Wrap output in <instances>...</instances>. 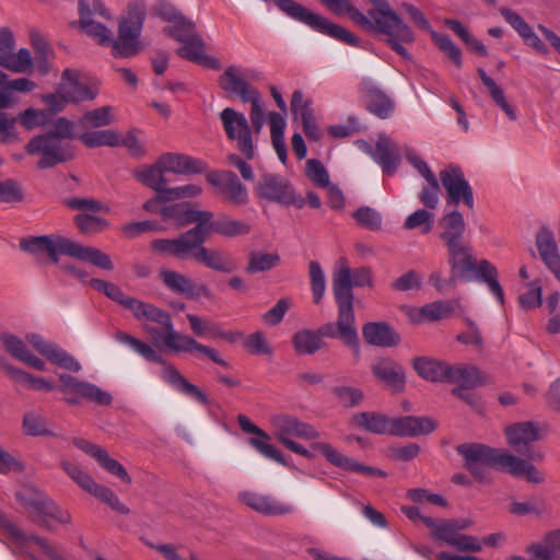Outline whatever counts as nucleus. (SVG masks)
<instances>
[{
    "instance_id": "nucleus-7",
    "label": "nucleus",
    "mask_w": 560,
    "mask_h": 560,
    "mask_svg": "<svg viewBox=\"0 0 560 560\" xmlns=\"http://www.w3.org/2000/svg\"><path fill=\"white\" fill-rule=\"evenodd\" d=\"M450 264L452 279L483 283L501 306L505 304V294L499 281V271L492 262L472 256L467 247H452Z\"/></svg>"
},
{
    "instance_id": "nucleus-8",
    "label": "nucleus",
    "mask_w": 560,
    "mask_h": 560,
    "mask_svg": "<svg viewBox=\"0 0 560 560\" xmlns=\"http://www.w3.org/2000/svg\"><path fill=\"white\" fill-rule=\"evenodd\" d=\"M115 340L119 343L128 346L147 361L161 364L162 370L160 372V377L173 389L195 399L203 406H208L210 404L208 396L197 385L186 380L177 370V368L166 361L151 345L124 331H117L115 334Z\"/></svg>"
},
{
    "instance_id": "nucleus-2",
    "label": "nucleus",
    "mask_w": 560,
    "mask_h": 560,
    "mask_svg": "<svg viewBox=\"0 0 560 560\" xmlns=\"http://www.w3.org/2000/svg\"><path fill=\"white\" fill-rule=\"evenodd\" d=\"M160 215L164 222H172L178 228L195 226L176 240H155L151 245H203L213 234L233 237L249 232L245 222L225 217L215 219L212 212L192 209L188 202L164 206Z\"/></svg>"
},
{
    "instance_id": "nucleus-54",
    "label": "nucleus",
    "mask_w": 560,
    "mask_h": 560,
    "mask_svg": "<svg viewBox=\"0 0 560 560\" xmlns=\"http://www.w3.org/2000/svg\"><path fill=\"white\" fill-rule=\"evenodd\" d=\"M518 303L522 310L530 311L539 307L542 303V288L538 280L528 282L526 290L518 296Z\"/></svg>"
},
{
    "instance_id": "nucleus-4",
    "label": "nucleus",
    "mask_w": 560,
    "mask_h": 560,
    "mask_svg": "<svg viewBox=\"0 0 560 560\" xmlns=\"http://www.w3.org/2000/svg\"><path fill=\"white\" fill-rule=\"evenodd\" d=\"M464 458L465 467L479 482L490 481V469L509 472L514 477H524L533 483L544 481L536 467L505 450L493 448L480 443H465L456 448Z\"/></svg>"
},
{
    "instance_id": "nucleus-46",
    "label": "nucleus",
    "mask_w": 560,
    "mask_h": 560,
    "mask_svg": "<svg viewBox=\"0 0 560 560\" xmlns=\"http://www.w3.org/2000/svg\"><path fill=\"white\" fill-rule=\"evenodd\" d=\"M324 342L317 331L303 329L293 337V347L299 354H313L323 347Z\"/></svg>"
},
{
    "instance_id": "nucleus-28",
    "label": "nucleus",
    "mask_w": 560,
    "mask_h": 560,
    "mask_svg": "<svg viewBox=\"0 0 560 560\" xmlns=\"http://www.w3.org/2000/svg\"><path fill=\"white\" fill-rule=\"evenodd\" d=\"M400 153H404V147L393 141L385 135H381L375 143L371 156L377 163L385 175L392 176L400 165Z\"/></svg>"
},
{
    "instance_id": "nucleus-37",
    "label": "nucleus",
    "mask_w": 560,
    "mask_h": 560,
    "mask_svg": "<svg viewBox=\"0 0 560 560\" xmlns=\"http://www.w3.org/2000/svg\"><path fill=\"white\" fill-rule=\"evenodd\" d=\"M159 165L165 173L189 174L202 171V163L185 154L165 153L159 158Z\"/></svg>"
},
{
    "instance_id": "nucleus-29",
    "label": "nucleus",
    "mask_w": 560,
    "mask_h": 560,
    "mask_svg": "<svg viewBox=\"0 0 560 560\" xmlns=\"http://www.w3.org/2000/svg\"><path fill=\"white\" fill-rule=\"evenodd\" d=\"M160 278L172 292L185 295L188 299L195 300L201 296L210 299L212 296L207 285H197L190 278L177 271L162 269Z\"/></svg>"
},
{
    "instance_id": "nucleus-55",
    "label": "nucleus",
    "mask_w": 560,
    "mask_h": 560,
    "mask_svg": "<svg viewBox=\"0 0 560 560\" xmlns=\"http://www.w3.org/2000/svg\"><path fill=\"white\" fill-rule=\"evenodd\" d=\"M113 108L109 106H103L93 110H89L84 113V115L80 118V125L83 127H105L112 124L113 116H112Z\"/></svg>"
},
{
    "instance_id": "nucleus-63",
    "label": "nucleus",
    "mask_w": 560,
    "mask_h": 560,
    "mask_svg": "<svg viewBox=\"0 0 560 560\" xmlns=\"http://www.w3.org/2000/svg\"><path fill=\"white\" fill-rule=\"evenodd\" d=\"M332 393L337 397L339 404L346 408L354 407L363 399V392L360 388L352 386H336L332 389Z\"/></svg>"
},
{
    "instance_id": "nucleus-20",
    "label": "nucleus",
    "mask_w": 560,
    "mask_h": 560,
    "mask_svg": "<svg viewBox=\"0 0 560 560\" xmlns=\"http://www.w3.org/2000/svg\"><path fill=\"white\" fill-rule=\"evenodd\" d=\"M440 179L446 190L448 205H459L463 202L469 209L474 207L472 188L458 166L450 165L441 171Z\"/></svg>"
},
{
    "instance_id": "nucleus-17",
    "label": "nucleus",
    "mask_w": 560,
    "mask_h": 560,
    "mask_svg": "<svg viewBox=\"0 0 560 560\" xmlns=\"http://www.w3.org/2000/svg\"><path fill=\"white\" fill-rule=\"evenodd\" d=\"M59 381L61 384L58 386V389L66 395L65 401L71 406L79 405L80 398L100 406H109L113 401L110 393L70 374H60Z\"/></svg>"
},
{
    "instance_id": "nucleus-12",
    "label": "nucleus",
    "mask_w": 560,
    "mask_h": 560,
    "mask_svg": "<svg viewBox=\"0 0 560 560\" xmlns=\"http://www.w3.org/2000/svg\"><path fill=\"white\" fill-rule=\"evenodd\" d=\"M172 23L173 25L165 27L164 31L177 42L182 43V46L177 49L178 56L208 69H221L220 61L215 57L205 52V43L196 33L192 21L182 15Z\"/></svg>"
},
{
    "instance_id": "nucleus-5",
    "label": "nucleus",
    "mask_w": 560,
    "mask_h": 560,
    "mask_svg": "<svg viewBox=\"0 0 560 560\" xmlns=\"http://www.w3.org/2000/svg\"><path fill=\"white\" fill-rule=\"evenodd\" d=\"M74 137V122L66 117H59L51 129L30 139L25 152L32 156H39L38 168H51L74 158L75 149L70 142Z\"/></svg>"
},
{
    "instance_id": "nucleus-22",
    "label": "nucleus",
    "mask_w": 560,
    "mask_h": 560,
    "mask_svg": "<svg viewBox=\"0 0 560 560\" xmlns=\"http://www.w3.org/2000/svg\"><path fill=\"white\" fill-rule=\"evenodd\" d=\"M49 121V116L45 109L27 108L15 117H9L5 113H0V142H9L11 139H18L14 131V125L19 122L26 130H33L43 127Z\"/></svg>"
},
{
    "instance_id": "nucleus-9",
    "label": "nucleus",
    "mask_w": 560,
    "mask_h": 560,
    "mask_svg": "<svg viewBox=\"0 0 560 560\" xmlns=\"http://www.w3.org/2000/svg\"><path fill=\"white\" fill-rule=\"evenodd\" d=\"M370 2L374 5V9L370 10L366 16L371 19L372 27L363 30L387 35V43L390 48L404 59H409L410 55L402 44L413 42L415 34L412 30L402 22L387 0H370Z\"/></svg>"
},
{
    "instance_id": "nucleus-6",
    "label": "nucleus",
    "mask_w": 560,
    "mask_h": 560,
    "mask_svg": "<svg viewBox=\"0 0 560 560\" xmlns=\"http://www.w3.org/2000/svg\"><path fill=\"white\" fill-rule=\"evenodd\" d=\"M347 270H341L334 283V298L338 307L336 323L323 325L317 334L322 337L338 338L359 353L360 342L353 310V293Z\"/></svg>"
},
{
    "instance_id": "nucleus-34",
    "label": "nucleus",
    "mask_w": 560,
    "mask_h": 560,
    "mask_svg": "<svg viewBox=\"0 0 560 560\" xmlns=\"http://www.w3.org/2000/svg\"><path fill=\"white\" fill-rule=\"evenodd\" d=\"M525 552L541 560H560V527L547 530L540 540L529 544Z\"/></svg>"
},
{
    "instance_id": "nucleus-53",
    "label": "nucleus",
    "mask_w": 560,
    "mask_h": 560,
    "mask_svg": "<svg viewBox=\"0 0 560 560\" xmlns=\"http://www.w3.org/2000/svg\"><path fill=\"white\" fill-rule=\"evenodd\" d=\"M280 257L277 253L253 252L249 256L247 271L249 273L270 270L278 265Z\"/></svg>"
},
{
    "instance_id": "nucleus-57",
    "label": "nucleus",
    "mask_w": 560,
    "mask_h": 560,
    "mask_svg": "<svg viewBox=\"0 0 560 560\" xmlns=\"http://www.w3.org/2000/svg\"><path fill=\"white\" fill-rule=\"evenodd\" d=\"M432 40L436 45V47L445 54L453 63L460 68L463 60H462V51L460 49L454 44V42L451 39L448 35L445 34H439L436 32L431 33Z\"/></svg>"
},
{
    "instance_id": "nucleus-35",
    "label": "nucleus",
    "mask_w": 560,
    "mask_h": 560,
    "mask_svg": "<svg viewBox=\"0 0 560 560\" xmlns=\"http://www.w3.org/2000/svg\"><path fill=\"white\" fill-rule=\"evenodd\" d=\"M505 435L511 447L525 453L528 445L539 440L538 428L533 422H518L505 428Z\"/></svg>"
},
{
    "instance_id": "nucleus-30",
    "label": "nucleus",
    "mask_w": 560,
    "mask_h": 560,
    "mask_svg": "<svg viewBox=\"0 0 560 560\" xmlns=\"http://www.w3.org/2000/svg\"><path fill=\"white\" fill-rule=\"evenodd\" d=\"M208 180L218 187L220 194L230 202L242 206L248 200L246 187L241 183L235 173L224 171L208 176Z\"/></svg>"
},
{
    "instance_id": "nucleus-47",
    "label": "nucleus",
    "mask_w": 560,
    "mask_h": 560,
    "mask_svg": "<svg viewBox=\"0 0 560 560\" xmlns=\"http://www.w3.org/2000/svg\"><path fill=\"white\" fill-rule=\"evenodd\" d=\"M443 238L447 245H456L465 230V222L463 215L458 211H452L443 217Z\"/></svg>"
},
{
    "instance_id": "nucleus-26",
    "label": "nucleus",
    "mask_w": 560,
    "mask_h": 560,
    "mask_svg": "<svg viewBox=\"0 0 560 560\" xmlns=\"http://www.w3.org/2000/svg\"><path fill=\"white\" fill-rule=\"evenodd\" d=\"M311 447L320 452L330 464L343 470L357 471L371 477L384 478L387 476V474L380 468L365 466L341 454L330 443L314 442L312 443Z\"/></svg>"
},
{
    "instance_id": "nucleus-40",
    "label": "nucleus",
    "mask_w": 560,
    "mask_h": 560,
    "mask_svg": "<svg viewBox=\"0 0 560 560\" xmlns=\"http://www.w3.org/2000/svg\"><path fill=\"white\" fill-rule=\"evenodd\" d=\"M332 13L339 15L347 13L350 20L361 28H371V19L353 7L350 0H319Z\"/></svg>"
},
{
    "instance_id": "nucleus-43",
    "label": "nucleus",
    "mask_w": 560,
    "mask_h": 560,
    "mask_svg": "<svg viewBox=\"0 0 560 560\" xmlns=\"http://www.w3.org/2000/svg\"><path fill=\"white\" fill-rule=\"evenodd\" d=\"M164 173L165 172L162 166L159 165L158 160L155 164L139 170L136 176L143 185L152 188L158 194H161V198L163 199V195L167 189V180L164 177Z\"/></svg>"
},
{
    "instance_id": "nucleus-36",
    "label": "nucleus",
    "mask_w": 560,
    "mask_h": 560,
    "mask_svg": "<svg viewBox=\"0 0 560 560\" xmlns=\"http://www.w3.org/2000/svg\"><path fill=\"white\" fill-rule=\"evenodd\" d=\"M362 334L369 345L376 347H393L399 343V336L383 322H370L362 328Z\"/></svg>"
},
{
    "instance_id": "nucleus-31",
    "label": "nucleus",
    "mask_w": 560,
    "mask_h": 560,
    "mask_svg": "<svg viewBox=\"0 0 560 560\" xmlns=\"http://www.w3.org/2000/svg\"><path fill=\"white\" fill-rule=\"evenodd\" d=\"M438 423L429 417L405 416L390 418L389 434L395 436H419L433 432Z\"/></svg>"
},
{
    "instance_id": "nucleus-61",
    "label": "nucleus",
    "mask_w": 560,
    "mask_h": 560,
    "mask_svg": "<svg viewBox=\"0 0 560 560\" xmlns=\"http://www.w3.org/2000/svg\"><path fill=\"white\" fill-rule=\"evenodd\" d=\"M190 329L192 334L197 337H223L226 338V335L224 332H221L217 329L214 325H212L209 322L203 320L202 318L198 317L195 314H187L186 315Z\"/></svg>"
},
{
    "instance_id": "nucleus-52",
    "label": "nucleus",
    "mask_w": 560,
    "mask_h": 560,
    "mask_svg": "<svg viewBox=\"0 0 560 560\" xmlns=\"http://www.w3.org/2000/svg\"><path fill=\"white\" fill-rule=\"evenodd\" d=\"M164 226L155 220H144L125 224L121 233L126 240H135L142 235L151 234L163 230Z\"/></svg>"
},
{
    "instance_id": "nucleus-3",
    "label": "nucleus",
    "mask_w": 560,
    "mask_h": 560,
    "mask_svg": "<svg viewBox=\"0 0 560 560\" xmlns=\"http://www.w3.org/2000/svg\"><path fill=\"white\" fill-rule=\"evenodd\" d=\"M79 21L73 22L72 25L79 26L100 45L112 46L115 57L128 58L140 51L139 38L145 19V4L142 1L129 3L119 20L117 39H114L109 28L92 19L90 5L85 0H79Z\"/></svg>"
},
{
    "instance_id": "nucleus-1",
    "label": "nucleus",
    "mask_w": 560,
    "mask_h": 560,
    "mask_svg": "<svg viewBox=\"0 0 560 560\" xmlns=\"http://www.w3.org/2000/svg\"><path fill=\"white\" fill-rule=\"evenodd\" d=\"M91 285L130 310L137 319H147L162 325L163 330L152 326L144 327L145 331L152 336L153 342L156 346H162L165 350L176 354H201L223 368H229V363L221 358L214 348L200 343L190 335L177 331L171 315L162 308L127 296L116 284L101 279H92Z\"/></svg>"
},
{
    "instance_id": "nucleus-51",
    "label": "nucleus",
    "mask_w": 560,
    "mask_h": 560,
    "mask_svg": "<svg viewBox=\"0 0 560 560\" xmlns=\"http://www.w3.org/2000/svg\"><path fill=\"white\" fill-rule=\"evenodd\" d=\"M341 270H347L349 282L351 288L355 287H369L372 284V275L369 268H358L351 271L348 262L345 259H340L337 266V270L334 273L332 284L335 283L336 278L340 273Z\"/></svg>"
},
{
    "instance_id": "nucleus-25",
    "label": "nucleus",
    "mask_w": 560,
    "mask_h": 560,
    "mask_svg": "<svg viewBox=\"0 0 560 560\" xmlns=\"http://www.w3.org/2000/svg\"><path fill=\"white\" fill-rule=\"evenodd\" d=\"M237 423L245 433L254 434V438L248 440L250 446H253L260 455L278 464L288 466L283 454L269 443L270 435L260 429L258 425L253 423L245 415L237 416Z\"/></svg>"
},
{
    "instance_id": "nucleus-11",
    "label": "nucleus",
    "mask_w": 560,
    "mask_h": 560,
    "mask_svg": "<svg viewBox=\"0 0 560 560\" xmlns=\"http://www.w3.org/2000/svg\"><path fill=\"white\" fill-rule=\"evenodd\" d=\"M16 499L31 518L47 529H52L56 523L67 525L71 522V514L67 510L61 509L34 487H22L16 493Z\"/></svg>"
},
{
    "instance_id": "nucleus-27",
    "label": "nucleus",
    "mask_w": 560,
    "mask_h": 560,
    "mask_svg": "<svg viewBox=\"0 0 560 560\" xmlns=\"http://www.w3.org/2000/svg\"><path fill=\"white\" fill-rule=\"evenodd\" d=\"M27 341L37 352L46 357L54 364L71 372L81 371L82 366L77 359L57 345L45 340L40 335L27 334Z\"/></svg>"
},
{
    "instance_id": "nucleus-60",
    "label": "nucleus",
    "mask_w": 560,
    "mask_h": 560,
    "mask_svg": "<svg viewBox=\"0 0 560 560\" xmlns=\"http://www.w3.org/2000/svg\"><path fill=\"white\" fill-rule=\"evenodd\" d=\"M310 278L314 303L319 304L326 290L324 272L317 261L310 262Z\"/></svg>"
},
{
    "instance_id": "nucleus-42",
    "label": "nucleus",
    "mask_w": 560,
    "mask_h": 560,
    "mask_svg": "<svg viewBox=\"0 0 560 560\" xmlns=\"http://www.w3.org/2000/svg\"><path fill=\"white\" fill-rule=\"evenodd\" d=\"M353 421L369 432L389 434L390 418L376 412H360L353 416Z\"/></svg>"
},
{
    "instance_id": "nucleus-62",
    "label": "nucleus",
    "mask_w": 560,
    "mask_h": 560,
    "mask_svg": "<svg viewBox=\"0 0 560 560\" xmlns=\"http://www.w3.org/2000/svg\"><path fill=\"white\" fill-rule=\"evenodd\" d=\"M91 494L95 495L102 502L108 504L114 511L120 514H128L130 512L129 509L120 502L117 494L108 487L97 483Z\"/></svg>"
},
{
    "instance_id": "nucleus-19",
    "label": "nucleus",
    "mask_w": 560,
    "mask_h": 560,
    "mask_svg": "<svg viewBox=\"0 0 560 560\" xmlns=\"http://www.w3.org/2000/svg\"><path fill=\"white\" fill-rule=\"evenodd\" d=\"M171 256L182 260H196L205 267L231 272L234 269L233 261L214 247H159Z\"/></svg>"
},
{
    "instance_id": "nucleus-50",
    "label": "nucleus",
    "mask_w": 560,
    "mask_h": 560,
    "mask_svg": "<svg viewBox=\"0 0 560 560\" xmlns=\"http://www.w3.org/2000/svg\"><path fill=\"white\" fill-rule=\"evenodd\" d=\"M0 341L10 354L21 362H23L31 353L27 348V345L31 346L27 341V335L25 336V339H22L15 335L3 332L0 335Z\"/></svg>"
},
{
    "instance_id": "nucleus-18",
    "label": "nucleus",
    "mask_w": 560,
    "mask_h": 560,
    "mask_svg": "<svg viewBox=\"0 0 560 560\" xmlns=\"http://www.w3.org/2000/svg\"><path fill=\"white\" fill-rule=\"evenodd\" d=\"M66 205L79 211L74 217V223L81 233L92 235L108 226L106 219L96 215L98 212L109 211L108 207L102 202L91 198H71L66 201Z\"/></svg>"
},
{
    "instance_id": "nucleus-15",
    "label": "nucleus",
    "mask_w": 560,
    "mask_h": 560,
    "mask_svg": "<svg viewBox=\"0 0 560 560\" xmlns=\"http://www.w3.org/2000/svg\"><path fill=\"white\" fill-rule=\"evenodd\" d=\"M270 424L273 428L276 439L284 447L306 458L313 457V454L306 447L293 440V438L306 441L318 439L320 434L312 424L289 413H276L271 416Z\"/></svg>"
},
{
    "instance_id": "nucleus-33",
    "label": "nucleus",
    "mask_w": 560,
    "mask_h": 560,
    "mask_svg": "<svg viewBox=\"0 0 560 560\" xmlns=\"http://www.w3.org/2000/svg\"><path fill=\"white\" fill-rule=\"evenodd\" d=\"M79 73L72 69H66L61 75L59 91H62L69 103L92 101L96 97V90L92 89L79 78Z\"/></svg>"
},
{
    "instance_id": "nucleus-21",
    "label": "nucleus",
    "mask_w": 560,
    "mask_h": 560,
    "mask_svg": "<svg viewBox=\"0 0 560 560\" xmlns=\"http://www.w3.org/2000/svg\"><path fill=\"white\" fill-rule=\"evenodd\" d=\"M0 528L19 548L31 557H33L31 546L35 544L51 560H69L51 546L47 539L37 535H27L2 513H0Z\"/></svg>"
},
{
    "instance_id": "nucleus-56",
    "label": "nucleus",
    "mask_w": 560,
    "mask_h": 560,
    "mask_svg": "<svg viewBox=\"0 0 560 560\" xmlns=\"http://www.w3.org/2000/svg\"><path fill=\"white\" fill-rule=\"evenodd\" d=\"M291 112L295 119H300L301 122L313 119L315 117L314 109L312 107V101L305 98L302 91L296 90L292 94L291 98Z\"/></svg>"
},
{
    "instance_id": "nucleus-13",
    "label": "nucleus",
    "mask_w": 560,
    "mask_h": 560,
    "mask_svg": "<svg viewBox=\"0 0 560 560\" xmlns=\"http://www.w3.org/2000/svg\"><path fill=\"white\" fill-rule=\"evenodd\" d=\"M275 4L289 18L307 25L315 32L329 36L343 44L357 47L359 38L340 25L316 14L294 0H273Z\"/></svg>"
},
{
    "instance_id": "nucleus-44",
    "label": "nucleus",
    "mask_w": 560,
    "mask_h": 560,
    "mask_svg": "<svg viewBox=\"0 0 560 560\" xmlns=\"http://www.w3.org/2000/svg\"><path fill=\"white\" fill-rule=\"evenodd\" d=\"M447 382L456 383L465 388L475 387L480 383V373L474 365L450 364Z\"/></svg>"
},
{
    "instance_id": "nucleus-59",
    "label": "nucleus",
    "mask_w": 560,
    "mask_h": 560,
    "mask_svg": "<svg viewBox=\"0 0 560 560\" xmlns=\"http://www.w3.org/2000/svg\"><path fill=\"white\" fill-rule=\"evenodd\" d=\"M62 468L67 475L86 492L91 493L97 486L94 479L81 467L72 463L65 462L62 464Z\"/></svg>"
},
{
    "instance_id": "nucleus-16",
    "label": "nucleus",
    "mask_w": 560,
    "mask_h": 560,
    "mask_svg": "<svg viewBox=\"0 0 560 560\" xmlns=\"http://www.w3.org/2000/svg\"><path fill=\"white\" fill-rule=\"evenodd\" d=\"M220 120L226 138L235 143L236 149L246 160L256 155V143L246 116L231 107L220 113Z\"/></svg>"
},
{
    "instance_id": "nucleus-14",
    "label": "nucleus",
    "mask_w": 560,
    "mask_h": 560,
    "mask_svg": "<svg viewBox=\"0 0 560 560\" xmlns=\"http://www.w3.org/2000/svg\"><path fill=\"white\" fill-rule=\"evenodd\" d=\"M219 84L226 93L238 96L242 102L250 103V128L253 135L258 136L265 125V112L260 104L259 92L241 77V69L236 66L228 67L219 78Z\"/></svg>"
},
{
    "instance_id": "nucleus-38",
    "label": "nucleus",
    "mask_w": 560,
    "mask_h": 560,
    "mask_svg": "<svg viewBox=\"0 0 560 560\" xmlns=\"http://www.w3.org/2000/svg\"><path fill=\"white\" fill-rule=\"evenodd\" d=\"M372 373L386 385L400 389L404 386L405 374L402 369L389 359H378L372 364Z\"/></svg>"
},
{
    "instance_id": "nucleus-41",
    "label": "nucleus",
    "mask_w": 560,
    "mask_h": 560,
    "mask_svg": "<svg viewBox=\"0 0 560 560\" xmlns=\"http://www.w3.org/2000/svg\"><path fill=\"white\" fill-rule=\"evenodd\" d=\"M477 73L495 105L499 106L511 120H516L517 116L515 109L506 102L503 90L482 68H478Z\"/></svg>"
},
{
    "instance_id": "nucleus-58",
    "label": "nucleus",
    "mask_w": 560,
    "mask_h": 560,
    "mask_svg": "<svg viewBox=\"0 0 560 560\" xmlns=\"http://www.w3.org/2000/svg\"><path fill=\"white\" fill-rule=\"evenodd\" d=\"M96 460L108 474L119 478L122 482L131 483V478L126 468L119 462L112 458L106 450L103 448Z\"/></svg>"
},
{
    "instance_id": "nucleus-10",
    "label": "nucleus",
    "mask_w": 560,
    "mask_h": 560,
    "mask_svg": "<svg viewBox=\"0 0 560 560\" xmlns=\"http://www.w3.org/2000/svg\"><path fill=\"white\" fill-rule=\"evenodd\" d=\"M31 254L39 264L52 262L80 280H85L86 272L61 260L67 256L82 261H88L98 268L110 270L113 262L109 256L96 247H22Z\"/></svg>"
},
{
    "instance_id": "nucleus-49",
    "label": "nucleus",
    "mask_w": 560,
    "mask_h": 560,
    "mask_svg": "<svg viewBox=\"0 0 560 560\" xmlns=\"http://www.w3.org/2000/svg\"><path fill=\"white\" fill-rule=\"evenodd\" d=\"M423 523L431 528V536L433 539L444 541L447 545L453 542L456 529L452 521H435L432 517H423Z\"/></svg>"
},
{
    "instance_id": "nucleus-48",
    "label": "nucleus",
    "mask_w": 560,
    "mask_h": 560,
    "mask_svg": "<svg viewBox=\"0 0 560 560\" xmlns=\"http://www.w3.org/2000/svg\"><path fill=\"white\" fill-rule=\"evenodd\" d=\"M416 312L419 314V317L411 315L413 320L425 319L435 322L448 317L453 312V306L450 302L435 301L425 304L424 306L416 310Z\"/></svg>"
},
{
    "instance_id": "nucleus-24",
    "label": "nucleus",
    "mask_w": 560,
    "mask_h": 560,
    "mask_svg": "<svg viewBox=\"0 0 560 560\" xmlns=\"http://www.w3.org/2000/svg\"><path fill=\"white\" fill-rule=\"evenodd\" d=\"M259 197L281 205H290L294 200V191L290 183L277 174H264L256 186Z\"/></svg>"
},
{
    "instance_id": "nucleus-39",
    "label": "nucleus",
    "mask_w": 560,
    "mask_h": 560,
    "mask_svg": "<svg viewBox=\"0 0 560 560\" xmlns=\"http://www.w3.org/2000/svg\"><path fill=\"white\" fill-rule=\"evenodd\" d=\"M413 368L422 378L430 382H447L450 364L429 358H417Z\"/></svg>"
},
{
    "instance_id": "nucleus-32",
    "label": "nucleus",
    "mask_w": 560,
    "mask_h": 560,
    "mask_svg": "<svg viewBox=\"0 0 560 560\" xmlns=\"http://www.w3.org/2000/svg\"><path fill=\"white\" fill-rule=\"evenodd\" d=\"M360 92L366 97L368 109L377 117L385 119L390 116L394 104L392 100L371 79H364L360 83Z\"/></svg>"
},
{
    "instance_id": "nucleus-64",
    "label": "nucleus",
    "mask_w": 560,
    "mask_h": 560,
    "mask_svg": "<svg viewBox=\"0 0 560 560\" xmlns=\"http://www.w3.org/2000/svg\"><path fill=\"white\" fill-rule=\"evenodd\" d=\"M353 218L363 228L377 230L382 225V215L371 207H360L353 212Z\"/></svg>"
},
{
    "instance_id": "nucleus-23",
    "label": "nucleus",
    "mask_w": 560,
    "mask_h": 560,
    "mask_svg": "<svg viewBox=\"0 0 560 560\" xmlns=\"http://www.w3.org/2000/svg\"><path fill=\"white\" fill-rule=\"evenodd\" d=\"M238 499L250 510L268 516H281L295 512L293 504L279 501L269 494L243 491L238 494Z\"/></svg>"
},
{
    "instance_id": "nucleus-45",
    "label": "nucleus",
    "mask_w": 560,
    "mask_h": 560,
    "mask_svg": "<svg viewBox=\"0 0 560 560\" xmlns=\"http://www.w3.org/2000/svg\"><path fill=\"white\" fill-rule=\"evenodd\" d=\"M80 141L88 148L98 147H118L120 145V137L113 130L88 131L78 136Z\"/></svg>"
}]
</instances>
